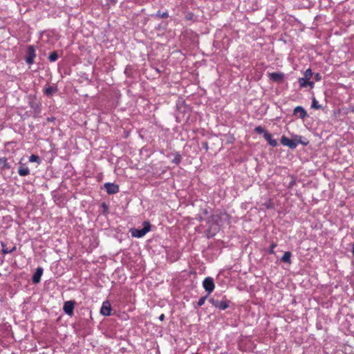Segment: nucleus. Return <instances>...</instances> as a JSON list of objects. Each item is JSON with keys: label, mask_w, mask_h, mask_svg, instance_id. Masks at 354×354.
Returning a JSON list of instances; mask_svg holds the SVG:
<instances>
[{"label": "nucleus", "mask_w": 354, "mask_h": 354, "mask_svg": "<svg viewBox=\"0 0 354 354\" xmlns=\"http://www.w3.org/2000/svg\"><path fill=\"white\" fill-rule=\"evenodd\" d=\"M124 73H125L126 74L129 73V71H127V68L125 69Z\"/></svg>", "instance_id": "obj_41"}, {"label": "nucleus", "mask_w": 354, "mask_h": 354, "mask_svg": "<svg viewBox=\"0 0 354 354\" xmlns=\"http://www.w3.org/2000/svg\"><path fill=\"white\" fill-rule=\"evenodd\" d=\"M65 313L71 317L73 316L74 315V311H65Z\"/></svg>", "instance_id": "obj_33"}, {"label": "nucleus", "mask_w": 354, "mask_h": 354, "mask_svg": "<svg viewBox=\"0 0 354 354\" xmlns=\"http://www.w3.org/2000/svg\"><path fill=\"white\" fill-rule=\"evenodd\" d=\"M43 272L44 270L41 267H38L36 269V271L35 272L32 278V281L34 284H37L40 282Z\"/></svg>", "instance_id": "obj_8"}, {"label": "nucleus", "mask_w": 354, "mask_h": 354, "mask_svg": "<svg viewBox=\"0 0 354 354\" xmlns=\"http://www.w3.org/2000/svg\"><path fill=\"white\" fill-rule=\"evenodd\" d=\"M308 86H310V88H313L314 86V82H310L309 80H308Z\"/></svg>", "instance_id": "obj_32"}, {"label": "nucleus", "mask_w": 354, "mask_h": 354, "mask_svg": "<svg viewBox=\"0 0 354 354\" xmlns=\"http://www.w3.org/2000/svg\"><path fill=\"white\" fill-rule=\"evenodd\" d=\"M180 161H181V157L179 154L176 155L172 160V162L176 164H179Z\"/></svg>", "instance_id": "obj_29"}, {"label": "nucleus", "mask_w": 354, "mask_h": 354, "mask_svg": "<svg viewBox=\"0 0 354 354\" xmlns=\"http://www.w3.org/2000/svg\"><path fill=\"white\" fill-rule=\"evenodd\" d=\"M269 77L271 80L276 82H281L284 79V74L281 72L269 73Z\"/></svg>", "instance_id": "obj_9"}, {"label": "nucleus", "mask_w": 354, "mask_h": 354, "mask_svg": "<svg viewBox=\"0 0 354 354\" xmlns=\"http://www.w3.org/2000/svg\"><path fill=\"white\" fill-rule=\"evenodd\" d=\"M2 252L4 254L11 253L16 250V246H7L4 243H1Z\"/></svg>", "instance_id": "obj_12"}, {"label": "nucleus", "mask_w": 354, "mask_h": 354, "mask_svg": "<svg viewBox=\"0 0 354 354\" xmlns=\"http://www.w3.org/2000/svg\"><path fill=\"white\" fill-rule=\"evenodd\" d=\"M103 316H111L116 314L117 311H100Z\"/></svg>", "instance_id": "obj_26"}, {"label": "nucleus", "mask_w": 354, "mask_h": 354, "mask_svg": "<svg viewBox=\"0 0 354 354\" xmlns=\"http://www.w3.org/2000/svg\"><path fill=\"white\" fill-rule=\"evenodd\" d=\"M254 131L257 133H259V134H263V136L265 135V133H268L267 131H266L263 127H262L261 126H257L255 127L254 129Z\"/></svg>", "instance_id": "obj_23"}, {"label": "nucleus", "mask_w": 354, "mask_h": 354, "mask_svg": "<svg viewBox=\"0 0 354 354\" xmlns=\"http://www.w3.org/2000/svg\"><path fill=\"white\" fill-rule=\"evenodd\" d=\"M352 253L354 255V243L352 244Z\"/></svg>", "instance_id": "obj_38"}, {"label": "nucleus", "mask_w": 354, "mask_h": 354, "mask_svg": "<svg viewBox=\"0 0 354 354\" xmlns=\"http://www.w3.org/2000/svg\"><path fill=\"white\" fill-rule=\"evenodd\" d=\"M264 138L266 140V141L270 146L274 147L277 145V141L275 139L272 138V134L270 133L269 132L265 133Z\"/></svg>", "instance_id": "obj_10"}, {"label": "nucleus", "mask_w": 354, "mask_h": 354, "mask_svg": "<svg viewBox=\"0 0 354 354\" xmlns=\"http://www.w3.org/2000/svg\"><path fill=\"white\" fill-rule=\"evenodd\" d=\"M263 205L267 208V209H273L274 208V205L272 203V202L271 201H269L268 202H266L265 203H263Z\"/></svg>", "instance_id": "obj_27"}, {"label": "nucleus", "mask_w": 354, "mask_h": 354, "mask_svg": "<svg viewBox=\"0 0 354 354\" xmlns=\"http://www.w3.org/2000/svg\"><path fill=\"white\" fill-rule=\"evenodd\" d=\"M209 302L214 308L225 310L230 307V301L225 296H216L209 299Z\"/></svg>", "instance_id": "obj_1"}, {"label": "nucleus", "mask_w": 354, "mask_h": 354, "mask_svg": "<svg viewBox=\"0 0 354 354\" xmlns=\"http://www.w3.org/2000/svg\"><path fill=\"white\" fill-rule=\"evenodd\" d=\"M100 310H112L110 302L109 301H104L101 306Z\"/></svg>", "instance_id": "obj_22"}, {"label": "nucleus", "mask_w": 354, "mask_h": 354, "mask_svg": "<svg viewBox=\"0 0 354 354\" xmlns=\"http://www.w3.org/2000/svg\"><path fill=\"white\" fill-rule=\"evenodd\" d=\"M75 301L73 300L67 301L64 303L63 310H73Z\"/></svg>", "instance_id": "obj_17"}, {"label": "nucleus", "mask_w": 354, "mask_h": 354, "mask_svg": "<svg viewBox=\"0 0 354 354\" xmlns=\"http://www.w3.org/2000/svg\"><path fill=\"white\" fill-rule=\"evenodd\" d=\"M312 75H313L312 70L310 68H308L307 70H306V71L304 73V78H306L307 80H309L311 78Z\"/></svg>", "instance_id": "obj_25"}, {"label": "nucleus", "mask_w": 354, "mask_h": 354, "mask_svg": "<svg viewBox=\"0 0 354 354\" xmlns=\"http://www.w3.org/2000/svg\"><path fill=\"white\" fill-rule=\"evenodd\" d=\"M293 115L301 120L305 119L308 116L306 111L301 106H297L294 109Z\"/></svg>", "instance_id": "obj_7"}, {"label": "nucleus", "mask_w": 354, "mask_h": 354, "mask_svg": "<svg viewBox=\"0 0 354 354\" xmlns=\"http://www.w3.org/2000/svg\"><path fill=\"white\" fill-rule=\"evenodd\" d=\"M281 143L283 146H287L291 149H295L297 148V142H295V139H290L285 136H282L281 138Z\"/></svg>", "instance_id": "obj_5"}, {"label": "nucleus", "mask_w": 354, "mask_h": 354, "mask_svg": "<svg viewBox=\"0 0 354 354\" xmlns=\"http://www.w3.org/2000/svg\"><path fill=\"white\" fill-rule=\"evenodd\" d=\"M164 318H165V315H164V314H162V315H160L159 316V319H160V321H162V320L164 319Z\"/></svg>", "instance_id": "obj_35"}, {"label": "nucleus", "mask_w": 354, "mask_h": 354, "mask_svg": "<svg viewBox=\"0 0 354 354\" xmlns=\"http://www.w3.org/2000/svg\"><path fill=\"white\" fill-rule=\"evenodd\" d=\"M57 59H58V55L56 51H53L50 53V55L48 56V59L50 62H55Z\"/></svg>", "instance_id": "obj_20"}, {"label": "nucleus", "mask_w": 354, "mask_h": 354, "mask_svg": "<svg viewBox=\"0 0 354 354\" xmlns=\"http://www.w3.org/2000/svg\"><path fill=\"white\" fill-rule=\"evenodd\" d=\"M54 120H55L54 118H47V120L49 121V122H53Z\"/></svg>", "instance_id": "obj_37"}, {"label": "nucleus", "mask_w": 354, "mask_h": 354, "mask_svg": "<svg viewBox=\"0 0 354 354\" xmlns=\"http://www.w3.org/2000/svg\"><path fill=\"white\" fill-rule=\"evenodd\" d=\"M18 174L21 176H26L30 174V169L23 165H21L18 169Z\"/></svg>", "instance_id": "obj_13"}, {"label": "nucleus", "mask_w": 354, "mask_h": 354, "mask_svg": "<svg viewBox=\"0 0 354 354\" xmlns=\"http://www.w3.org/2000/svg\"><path fill=\"white\" fill-rule=\"evenodd\" d=\"M109 1L112 3V4H115L118 1V0H109Z\"/></svg>", "instance_id": "obj_36"}, {"label": "nucleus", "mask_w": 354, "mask_h": 354, "mask_svg": "<svg viewBox=\"0 0 354 354\" xmlns=\"http://www.w3.org/2000/svg\"><path fill=\"white\" fill-rule=\"evenodd\" d=\"M142 225L143 227L142 229L131 228L130 230V232L133 237H143L147 232L151 230V225L149 221H144Z\"/></svg>", "instance_id": "obj_2"}, {"label": "nucleus", "mask_w": 354, "mask_h": 354, "mask_svg": "<svg viewBox=\"0 0 354 354\" xmlns=\"http://www.w3.org/2000/svg\"><path fill=\"white\" fill-rule=\"evenodd\" d=\"M203 287L208 294L212 292L215 288L214 279L209 277H206L203 281Z\"/></svg>", "instance_id": "obj_3"}, {"label": "nucleus", "mask_w": 354, "mask_h": 354, "mask_svg": "<svg viewBox=\"0 0 354 354\" xmlns=\"http://www.w3.org/2000/svg\"><path fill=\"white\" fill-rule=\"evenodd\" d=\"M203 148H204L206 151L208 150V144L206 142L202 143Z\"/></svg>", "instance_id": "obj_31"}, {"label": "nucleus", "mask_w": 354, "mask_h": 354, "mask_svg": "<svg viewBox=\"0 0 354 354\" xmlns=\"http://www.w3.org/2000/svg\"><path fill=\"white\" fill-rule=\"evenodd\" d=\"M320 78H321L320 75H319V73H317V74L315 75V79H316V80H317V81H318V80H320Z\"/></svg>", "instance_id": "obj_34"}, {"label": "nucleus", "mask_w": 354, "mask_h": 354, "mask_svg": "<svg viewBox=\"0 0 354 354\" xmlns=\"http://www.w3.org/2000/svg\"><path fill=\"white\" fill-rule=\"evenodd\" d=\"M0 167L3 169H9L10 168V165L8 162L6 158H0Z\"/></svg>", "instance_id": "obj_14"}, {"label": "nucleus", "mask_w": 354, "mask_h": 354, "mask_svg": "<svg viewBox=\"0 0 354 354\" xmlns=\"http://www.w3.org/2000/svg\"><path fill=\"white\" fill-rule=\"evenodd\" d=\"M156 16L159 18H167L169 17V13L167 11L161 12L160 10H158L157 12Z\"/></svg>", "instance_id": "obj_24"}, {"label": "nucleus", "mask_w": 354, "mask_h": 354, "mask_svg": "<svg viewBox=\"0 0 354 354\" xmlns=\"http://www.w3.org/2000/svg\"><path fill=\"white\" fill-rule=\"evenodd\" d=\"M277 247V243H272L271 245H270V248L268 251V252L271 254H274V248Z\"/></svg>", "instance_id": "obj_28"}, {"label": "nucleus", "mask_w": 354, "mask_h": 354, "mask_svg": "<svg viewBox=\"0 0 354 354\" xmlns=\"http://www.w3.org/2000/svg\"><path fill=\"white\" fill-rule=\"evenodd\" d=\"M36 57L35 49L33 46H29L27 49V56L26 57V62L28 64H32L34 62V59Z\"/></svg>", "instance_id": "obj_4"}, {"label": "nucleus", "mask_w": 354, "mask_h": 354, "mask_svg": "<svg viewBox=\"0 0 354 354\" xmlns=\"http://www.w3.org/2000/svg\"><path fill=\"white\" fill-rule=\"evenodd\" d=\"M102 207H103V208H106L107 207V206L106 205L105 203H102Z\"/></svg>", "instance_id": "obj_39"}, {"label": "nucleus", "mask_w": 354, "mask_h": 354, "mask_svg": "<svg viewBox=\"0 0 354 354\" xmlns=\"http://www.w3.org/2000/svg\"><path fill=\"white\" fill-rule=\"evenodd\" d=\"M308 80L306 78L299 77L298 79V82L299 83V86L301 88H306L308 86Z\"/></svg>", "instance_id": "obj_19"}, {"label": "nucleus", "mask_w": 354, "mask_h": 354, "mask_svg": "<svg viewBox=\"0 0 354 354\" xmlns=\"http://www.w3.org/2000/svg\"><path fill=\"white\" fill-rule=\"evenodd\" d=\"M104 187L109 194H115L119 192V186L116 184L106 183Z\"/></svg>", "instance_id": "obj_6"}, {"label": "nucleus", "mask_w": 354, "mask_h": 354, "mask_svg": "<svg viewBox=\"0 0 354 354\" xmlns=\"http://www.w3.org/2000/svg\"><path fill=\"white\" fill-rule=\"evenodd\" d=\"M124 73H125L126 74L129 73V71H127V68L125 69Z\"/></svg>", "instance_id": "obj_40"}, {"label": "nucleus", "mask_w": 354, "mask_h": 354, "mask_svg": "<svg viewBox=\"0 0 354 354\" xmlns=\"http://www.w3.org/2000/svg\"><path fill=\"white\" fill-rule=\"evenodd\" d=\"M29 161L30 162H37V163H40V162H41L39 157L35 154H32L29 157Z\"/></svg>", "instance_id": "obj_21"}, {"label": "nucleus", "mask_w": 354, "mask_h": 354, "mask_svg": "<svg viewBox=\"0 0 354 354\" xmlns=\"http://www.w3.org/2000/svg\"><path fill=\"white\" fill-rule=\"evenodd\" d=\"M311 108L315 109H323L322 106L318 103V102L317 101L315 97H313V99H312Z\"/></svg>", "instance_id": "obj_18"}, {"label": "nucleus", "mask_w": 354, "mask_h": 354, "mask_svg": "<svg viewBox=\"0 0 354 354\" xmlns=\"http://www.w3.org/2000/svg\"><path fill=\"white\" fill-rule=\"evenodd\" d=\"M57 91V87L56 86H48L45 87L44 93L47 96H52Z\"/></svg>", "instance_id": "obj_11"}, {"label": "nucleus", "mask_w": 354, "mask_h": 354, "mask_svg": "<svg viewBox=\"0 0 354 354\" xmlns=\"http://www.w3.org/2000/svg\"><path fill=\"white\" fill-rule=\"evenodd\" d=\"M292 254L290 252H285L281 257V261L285 263H291V258Z\"/></svg>", "instance_id": "obj_16"}, {"label": "nucleus", "mask_w": 354, "mask_h": 354, "mask_svg": "<svg viewBox=\"0 0 354 354\" xmlns=\"http://www.w3.org/2000/svg\"><path fill=\"white\" fill-rule=\"evenodd\" d=\"M295 142H297V145L298 144H301L304 146H306L308 144V141L301 136H295Z\"/></svg>", "instance_id": "obj_15"}, {"label": "nucleus", "mask_w": 354, "mask_h": 354, "mask_svg": "<svg viewBox=\"0 0 354 354\" xmlns=\"http://www.w3.org/2000/svg\"><path fill=\"white\" fill-rule=\"evenodd\" d=\"M206 298H207V297H201L198 301L197 306H201L202 305H203Z\"/></svg>", "instance_id": "obj_30"}]
</instances>
